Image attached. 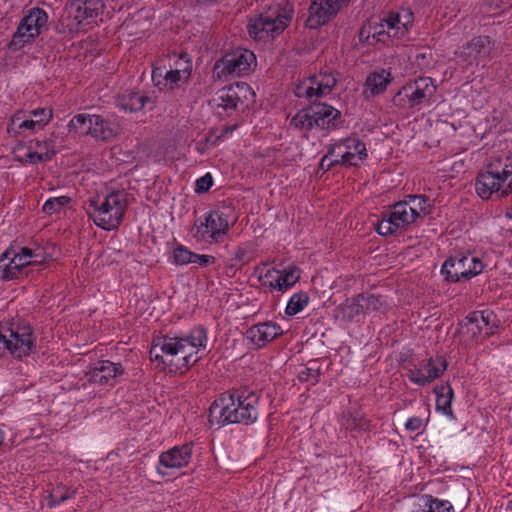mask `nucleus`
<instances>
[{
  "label": "nucleus",
  "mask_w": 512,
  "mask_h": 512,
  "mask_svg": "<svg viewBox=\"0 0 512 512\" xmlns=\"http://www.w3.org/2000/svg\"><path fill=\"white\" fill-rule=\"evenodd\" d=\"M127 209V193L114 191L103 199L99 196L89 199L86 210L98 227L110 231L121 224Z\"/></svg>",
  "instance_id": "obj_3"
},
{
  "label": "nucleus",
  "mask_w": 512,
  "mask_h": 512,
  "mask_svg": "<svg viewBox=\"0 0 512 512\" xmlns=\"http://www.w3.org/2000/svg\"><path fill=\"white\" fill-rule=\"evenodd\" d=\"M235 128H236V126H226V127L223 129V132H222V134L219 136V138L223 137L225 134L231 133Z\"/></svg>",
  "instance_id": "obj_61"
},
{
  "label": "nucleus",
  "mask_w": 512,
  "mask_h": 512,
  "mask_svg": "<svg viewBox=\"0 0 512 512\" xmlns=\"http://www.w3.org/2000/svg\"><path fill=\"white\" fill-rule=\"evenodd\" d=\"M77 493L76 489L67 487L63 484L57 485L49 494L48 505L54 507L74 497Z\"/></svg>",
  "instance_id": "obj_35"
},
{
  "label": "nucleus",
  "mask_w": 512,
  "mask_h": 512,
  "mask_svg": "<svg viewBox=\"0 0 512 512\" xmlns=\"http://www.w3.org/2000/svg\"><path fill=\"white\" fill-rule=\"evenodd\" d=\"M207 341V332L202 326L192 329L187 336H163L153 341L150 359L169 367L170 372H182L200 359L199 349H204Z\"/></svg>",
  "instance_id": "obj_1"
},
{
  "label": "nucleus",
  "mask_w": 512,
  "mask_h": 512,
  "mask_svg": "<svg viewBox=\"0 0 512 512\" xmlns=\"http://www.w3.org/2000/svg\"><path fill=\"white\" fill-rule=\"evenodd\" d=\"M292 9L276 6L261 14L253 23L248 25L250 36L258 39L273 37L283 31L291 20Z\"/></svg>",
  "instance_id": "obj_6"
},
{
  "label": "nucleus",
  "mask_w": 512,
  "mask_h": 512,
  "mask_svg": "<svg viewBox=\"0 0 512 512\" xmlns=\"http://www.w3.org/2000/svg\"><path fill=\"white\" fill-rule=\"evenodd\" d=\"M216 258L212 255H200L194 253L193 263L199 264L201 267H206L208 265L214 264Z\"/></svg>",
  "instance_id": "obj_54"
},
{
  "label": "nucleus",
  "mask_w": 512,
  "mask_h": 512,
  "mask_svg": "<svg viewBox=\"0 0 512 512\" xmlns=\"http://www.w3.org/2000/svg\"><path fill=\"white\" fill-rule=\"evenodd\" d=\"M360 304L358 302V296L351 300V303L347 304V315L352 318L355 315H359L360 313H365L364 308H360Z\"/></svg>",
  "instance_id": "obj_53"
},
{
  "label": "nucleus",
  "mask_w": 512,
  "mask_h": 512,
  "mask_svg": "<svg viewBox=\"0 0 512 512\" xmlns=\"http://www.w3.org/2000/svg\"><path fill=\"white\" fill-rule=\"evenodd\" d=\"M472 259H473V263L470 266L471 278L476 276L477 274L481 273L483 270V267H484L482 264V261L480 259L473 257V256H472Z\"/></svg>",
  "instance_id": "obj_58"
},
{
  "label": "nucleus",
  "mask_w": 512,
  "mask_h": 512,
  "mask_svg": "<svg viewBox=\"0 0 512 512\" xmlns=\"http://www.w3.org/2000/svg\"><path fill=\"white\" fill-rule=\"evenodd\" d=\"M461 325L472 339H477L481 335H492L499 325V320L493 311L487 309L471 312Z\"/></svg>",
  "instance_id": "obj_10"
},
{
  "label": "nucleus",
  "mask_w": 512,
  "mask_h": 512,
  "mask_svg": "<svg viewBox=\"0 0 512 512\" xmlns=\"http://www.w3.org/2000/svg\"><path fill=\"white\" fill-rule=\"evenodd\" d=\"M70 8L74 13V19L82 23L97 17L102 12L104 4L102 0H71Z\"/></svg>",
  "instance_id": "obj_24"
},
{
  "label": "nucleus",
  "mask_w": 512,
  "mask_h": 512,
  "mask_svg": "<svg viewBox=\"0 0 512 512\" xmlns=\"http://www.w3.org/2000/svg\"><path fill=\"white\" fill-rule=\"evenodd\" d=\"M358 302L360 303V308H364L365 313L382 311L386 308V303L382 297L373 294H359Z\"/></svg>",
  "instance_id": "obj_37"
},
{
  "label": "nucleus",
  "mask_w": 512,
  "mask_h": 512,
  "mask_svg": "<svg viewBox=\"0 0 512 512\" xmlns=\"http://www.w3.org/2000/svg\"><path fill=\"white\" fill-rule=\"evenodd\" d=\"M10 261L15 266L20 268L23 276L27 277L30 273L28 256L23 255V247L21 248L19 253H14L10 251Z\"/></svg>",
  "instance_id": "obj_44"
},
{
  "label": "nucleus",
  "mask_w": 512,
  "mask_h": 512,
  "mask_svg": "<svg viewBox=\"0 0 512 512\" xmlns=\"http://www.w3.org/2000/svg\"><path fill=\"white\" fill-rule=\"evenodd\" d=\"M12 125L17 126V132L25 129L35 130L38 127V123H36L34 119L21 120L19 115H15V117L12 119Z\"/></svg>",
  "instance_id": "obj_48"
},
{
  "label": "nucleus",
  "mask_w": 512,
  "mask_h": 512,
  "mask_svg": "<svg viewBox=\"0 0 512 512\" xmlns=\"http://www.w3.org/2000/svg\"><path fill=\"white\" fill-rule=\"evenodd\" d=\"M282 333L283 331L281 327L278 324L270 321L253 325L247 330L246 336L258 348H261Z\"/></svg>",
  "instance_id": "obj_21"
},
{
  "label": "nucleus",
  "mask_w": 512,
  "mask_h": 512,
  "mask_svg": "<svg viewBox=\"0 0 512 512\" xmlns=\"http://www.w3.org/2000/svg\"><path fill=\"white\" fill-rule=\"evenodd\" d=\"M339 8V3L336 0H313L309 7L306 26L316 29L324 25L337 14Z\"/></svg>",
  "instance_id": "obj_15"
},
{
  "label": "nucleus",
  "mask_w": 512,
  "mask_h": 512,
  "mask_svg": "<svg viewBox=\"0 0 512 512\" xmlns=\"http://www.w3.org/2000/svg\"><path fill=\"white\" fill-rule=\"evenodd\" d=\"M507 216H508L509 218H512V207L508 210V212H507Z\"/></svg>",
  "instance_id": "obj_62"
},
{
  "label": "nucleus",
  "mask_w": 512,
  "mask_h": 512,
  "mask_svg": "<svg viewBox=\"0 0 512 512\" xmlns=\"http://www.w3.org/2000/svg\"><path fill=\"white\" fill-rule=\"evenodd\" d=\"M415 212L417 219L422 218L430 213L429 198L423 195H410L408 199L404 200Z\"/></svg>",
  "instance_id": "obj_38"
},
{
  "label": "nucleus",
  "mask_w": 512,
  "mask_h": 512,
  "mask_svg": "<svg viewBox=\"0 0 512 512\" xmlns=\"http://www.w3.org/2000/svg\"><path fill=\"white\" fill-rule=\"evenodd\" d=\"M476 192L482 199H489L493 193L506 197L512 193V157L501 167L500 162L490 163L478 173Z\"/></svg>",
  "instance_id": "obj_4"
},
{
  "label": "nucleus",
  "mask_w": 512,
  "mask_h": 512,
  "mask_svg": "<svg viewBox=\"0 0 512 512\" xmlns=\"http://www.w3.org/2000/svg\"><path fill=\"white\" fill-rule=\"evenodd\" d=\"M30 114L32 116L31 119H34V121L38 123V128H42L52 118L51 109L39 108L31 111Z\"/></svg>",
  "instance_id": "obj_47"
},
{
  "label": "nucleus",
  "mask_w": 512,
  "mask_h": 512,
  "mask_svg": "<svg viewBox=\"0 0 512 512\" xmlns=\"http://www.w3.org/2000/svg\"><path fill=\"white\" fill-rule=\"evenodd\" d=\"M434 392L436 394L437 410L442 411L447 416L453 417V411L451 408L453 389L451 386L448 383L441 384L435 387Z\"/></svg>",
  "instance_id": "obj_28"
},
{
  "label": "nucleus",
  "mask_w": 512,
  "mask_h": 512,
  "mask_svg": "<svg viewBox=\"0 0 512 512\" xmlns=\"http://www.w3.org/2000/svg\"><path fill=\"white\" fill-rule=\"evenodd\" d=\"M115 103L121 110L132 113L142 110L148 103L153 104V101L140 92L126 90L117 95Z\"/></svg>",
  "instance_id": "obj_23"
},
{
  "label": "nucleus",
  "mask_w": 512,
  "mask_h": 512,
  "mask_svg": "<svg viewBox=\"0 0 512 512\" xmlns=\"http://www.w3.org/2000/svg\"><path fill=\"white\" fill-rule=\"evenodd\" d=\"M180 60L184 61V65L176 69H170L166 72L165 88L173 89L181 80L187 81L191 74V61L187 54L180 56Z\"/></svg>",
  "instance_id": "obj_27"
},
{
  "label": "nucleus",
  "mask_w": 512,
  "mask_h": 512,
  "mask_svg": "<svg viewBox=\"0 0 512 512\" xmlns=\"http://www.w3.org/2000/svg\"><path fill=\"white\" fill-rule=\"evenodd\" d=\"M69 202H70V198L67 196L50 198V199L46 200L42 209L46 214H52L54 212L59 211L62 207L67 205Z\"/></svg>",
  "instance_id": "obj_43"
},
{
  "label": "nucleus",
  "mask_w": 512,
  "mask_h": 512,
  "mask_svg": "<svg viewBox=\"0 0 512 512\" xmlns=\"http://www.w3.org/2000/svg\"><path fill=\"white\" fill-rule=\"evenodd\" d=\"M453 506L449 501L439 500L431 495H422L411 512H452Z\"/></svg>",
  "instance_id": "obj_26"
},
{
  "label": "nucleus",
  "mask_w": 512,
  "mask_h": 512,
  "mask_svg": "<svg viewBox=\"0 0 512 512\" xmlns=\"http://www.w3.org/2000/svg\"><path fill=\"white\" fill-rule=\"evenodd\" d=\"M213 184V178L210 173L205 174L196 181V192H207Z\"/></svg>",
  "instance_id": "obj_50"
},
{
  "label": "nucleus",
  "mask_w": 512,
  "mask_h": 512,
  "mask_svg": "<svg viewBox=\"0 0 512 512\" xmlns=\"http://www.w3.org/2000/svg\"><path fill=\"white\" fill-rule=\"evenodd\" d=\"M0 277L5 280H14L24 277L20 268L10 261V251H6L0 257Z\"/></svg>",
  "instance_id": "obj_34"
},
{
  "label": "nucleus",
  "mask_w": 512,
  "mask_h": 512,
  "mask_svg": "<svg viewBox=\"0 0 512 512\" xmlns=\"http://www.w3.org/2000/svg\"><path fill=\"white\" fill-rule=\"evenodd\" d=\"M390 81V73L386 70H381V72H373L366 79V90H368L373 96L378 95L385 91Z\"/></svg>",
  "instance_id": "obj_29"
},
{
  "label": "nucleus",
  "mask_w": 512,
  "mask_h": 512,
  "mask_svg": "<svg viewBox=\"0 0 512 512\" xmlns=\"http://www.w3.org/2000/svg\"><path fill=\"white\" fill-rule=\"evenodd\" d=\"M447 362L443 357H436L435 359H429L423 363L422 369L425 372V378L427 383H430L434 379L440 377V375L446 370Z\"/></svg>",
  "instance_id": "obj_33"
},
{
  "label": "nucleus",
  "mask_w": 512,
  "mask_h": 512,
  "mask_svg": "<svg viewBox=\"0 0 512 512\" xmlns=\"http://www.w3.org/2000/svg\"><path fill=\"white\" fill-rule=\"evenodd\" d=\"M23 255L28 256V262H30V272L33 271V267H38L37 271H39L40 267L47 263L50 259V256L40 247L35 249L23 247Z\"/></svg>",
  "instance_id": "obj_36"
},
{
  "label": "nucleus",
  "mask_w": 512,
  "mask_h": 512,
  "mask_svg": "<svg viewBox=\"0 0 512 512\" xmlns=\"http://www.w3.org/2000/svg\"><path fill=\"white\" fill-rule=\"evenodd\" d=\"M235 259L240 261V262H244V263H248L250 258H248L246 256V249L245 248H242V247H239L236 251H235Z\"/></svg>",
  "instance_id": "obj_59"
},
{
  "label": "nucleus",
  "mask_w": 512,
  "mask_h": 512,
  "mask_svg": "<svg viewBox=\"0 0 512 512\" xmlns=\"http://www.w3.org/2000/svg\"><path fill=\"white\" fill-rule=\"evenodd\" d=\"M196 236L201 240L211 239L218 242L221 237L229 231L228 217L225 213L215 210L211 211L200 225L195 224Z\"/></svg>",
  "instance_id": "obj_11"
},
{
  "label": "nucleus",
  "mask_w": 512,
  "mask_h": 512,
  "mask_svg": "<svg viewBox=\"0 0 512 512\" xmlns=\"http://www.w3.org/2000/svg\"><path fill=\"white\" fill-rule=\"evenodd\" d=\"M193 256H194V252L188 250L183 245H178L173 250V259H174L175 264H177V265H186L189 263H193Z\"/></svg>",
  "instance_id": "obj_42"
},
{
  "label": "nucleus",
  "mask_w": 512,
  "mask_h": 512,
  "mask_svg": "<svg viewBox=\"0 0 512 512\" xmlns=\"http://www.w3.org/2000/svg\"><path fill=\"white\" fill-rule=\"evenodd\" d=\"M9 340L11 341V355L22 358L30 354L35 347L32 330L29 326H17L9 328Z\"/></svg>",
  "instance_id": "obj_17"
},
{
  "label": "nucleus",
  "mask_w": 512,
  "mask_h": 512,
  "mask_svg": "<svg viewBox=\"0 0 512 512\" xmlns=\"http://www.w3.org/2000/svg\"><path fill=\"white\" fill-rule=\"evenodd\" d=\"M320 376V363L318 360H311L307 366L299 372V380L302 382H318Z\"/></svg>",
  "instance_id": "obj_40"
},
{
  "label": "nucleus",
  "mask_w": 512,
  "mask_h": 512,
  "mask_svg": "<svg viewBox=\"0 0 512 512\" xmlns=\"http://www.w3.org/2000/svg\"><path fill=\"white\" fill-rule=\"evenodd\" d=\"M436 91V86L430 77H419L413 82L406 84L402 91H400L394 98H397L404 92L405 96L409 99L411 106H417L423 101L430 99Z\"/></svg>",
  "instance_id": "obj_14"
},
{
  "label": "nucleus",
  "mask_w": 512,
  "mask_h": 512,
  "mask_svg": "<svg viewBox=\"0 0 512 512\" xmlns=\"http://www.w3.org/2000/svg\"><path fill=\"white\" fill-rule=\"evenodd\" d=\"M47 21L48 15L43 9H30L28 14L22 18L16 32L13 35L12 42L15 44H24L29 42L31 39L40 34L41 29L46 27Z\"/></svg>",
  "instance_id": "obj_9"
},
{
  "label": "nucleus",
  "mask_w": 512,
  "mask_h": 512,
  "mask_svg": "<svg viewBox=\"0 0 512 512\" xmlns=\"http://www.w3.org/2000/svg\"><path fill=\"white\" fill-rule=\"evenodd\" d=\"M117 134V127L99 115H95L91 136L107 141Z\"/></svg>",
  "instance_id": "obj_30"
},
{
  "label": "nucleus",
  "mask_w": 512,
  "mask_h": 512,
  "mask_svg": "<svg viewBox=\"0 0 512 512\" xmlns=\"http://www.w3.org/2000/svg\"><path fill=\"white\" fill-rule=\"evenodd\" d=\"M358 36H359V41L361 43L373 44V42L370 41V38H372L371 25L369 23L363 25L359 31Z\"/></svg>",
  "instance_id": "obj_55"
},
{
  "label": "nucleus",
  "mask_w": 512,
  "mask_h": 512,
  "mask_svg": "<svg viewBox=\"0 0 512 512\" xmlns=\"http://www.w3.org/2000/svg\"><path fill=\"white\" fill-rule=\"evenodd\" d=\"M308 302H309V297L306 293H304V292L295 293L290 298V300L286 306L285 312L289 316H294L297 313H299L300 311H302L304 309V307L308 304Z\"/></svg>",
  "instance_id": "obj_39"
},
{
  "label": "nucleus",
  "mask_w": 512,
  "mask_h": 512,
  "mask_svg": "<svg viewBox=\"0 0 512 512\" xmlns=\"http://www.w3.org/2000/svg\"><path fill=\"white\" fill-rule=\"evenodd\" d=\"M191 455V445L184 444L161 453L159 462L166 468H182L189 463Z\"/></svg>",
  "instance_id": "obj_22"
},
{
  "label": "nucleus",
  "mask_w": 512,
  "mask_h": 512,
  "mask_svg": "<svg viewBox=\"0 0 512 512\" xmlns=\"http://www.w3.org/2000/svg\"><path fill=\"white\" fill-rule=\"evenodd\" d=\"M423 421L419 417H411L405 423V428L409 431H416L421 428Z\"/></svg>",
  "instance_id": "obj_57"
},
{
  "label": "nucleus",
  "mask_w": 512,
  "mask_h": 512,
  "mask_svg": "<svg viewBox=\"0 0 512 512\" xmlns=\"http://www.w3.org/2000/svg\"><path fill=\"white\" fill-rule=\"evenodd\" d=\"M341 148H342V145H333V146H331L329 148L327 154L325 156H323V158L321 159L320 164H319V168L324 170V171H328L329 169H331V167H333L335 165H338V164H341L340 158H337V159H334V160L330 159V156L336 155V151L340 150Z\"/></svg>",
  "instance_id": "obj_45"
},
{
  "label": "nucleus",
  "mask_w": 512,
  "mask_h": 512,
  "mask_svg": "<svg viewBox=\"0 0 512 512\" xmlns=\"http://www.w3.org/2000/svg\"><path fill=\"white\" fill-rule=\"evenodd\" d=\"M336 78L331 73H320L310 78V86H300L297 88L296 95L298 97L305 96L312 98L313 96L322 97L329 94L336 85Z\"/></svg>",
  "instance_id": "obj_18"
},
{
  "label": "nucleus",
  "mask_w": 512,
  "mask_h": 512,
  "mask_svg": "<svg viewBox=\"0 0 512 512\" xmlns=\"http://www.w3.org/2000/svg\"><path fill=\"white\" fill-rule=\"evenodd\" d=\"M94 118L95 115L89 114H78L74 116L68 124L69 131L80 135H91Z\"/></svg>",
  "instance_id": "obj_31"
},
{
  "label": "nucleus",
  "mask_w": 512,
  "mask_h": 512,
  "mask_svg": "<svg viewBox=\"0 0 512 512\" xmlns=\"http://www.w3.org/2000/svg\"><path fill=\"white\" fill-rule=\"evenodd\" d=\"M472 263L473 259L470 255L457 254L450 256L442 265L441 273L450 282H458L462 279L468 280L471 278L470 266Z\"/></svg>",
  "instance_id": "obj_16"
},
{
  "label": "nucleus",
  "mask_w": 512,
  "mask_h": 512,
  "mask_svg": "<svg viewBox=\"0 0 512 512\" xmlns=\"http://www.w3.org/2000/svg\"><path fill=\"white\" fill-rule=\"evenodd\" d=\"M246 93H250V87L246 83H237L220 89L212 102L216 108H222L229 113L237 110L239 104H243L242 97L246 98Z\"/></svg>",
  "instance_id": "obj_13"
},
{
  "label": "nucleus",
  "mask_w": 512,
  "mask_h": 512,
  "mask_svg": "<svg viewBox=\"0 0 512 512\" xmlns=\"http://www.w3.org/2000/svg\"><path fill=\"white\" fill-rule=\"evenodd\" d=\"M341 112L325 103L313 102L301 109L292 119L290 125L296 129L309 131L314 127L331 131L340 127Z\"/></svg>",
  "instance_id": "obj_5"
},
{
  "label": "nucleus",
  "mask_w": 512,
  "mask_h": 512,
  "mask_svg": "<svg viewBox=\"0 0 512 512\" xmlns=\"http://www.w3.org/2000/svg\"><path fill=\"white\" fill-rule=\"evenodd\" d=\"M166 72L164 67H155L152 71V81L160 90L165 88Z\"/></svg>",
  "instance_id": "obj_49"
},
{
  "label": "nucleus",
  "mask_w": 512,
  "mask_h": 512,
  "mask_svg": "<svg viewBox=\"0 0 512 512\" xmlns=\"http://www.w3.org/2000/svg\"><path fill=\"white\" fill-rule=\"evenodd\" d=\"M492 42L489 36L474 37L463 47V53L474 59L486 58L492 50Z\"/></svg>",
  "instance_id": "obj_25"
},
{
  "label": "nucleus",
  "mask_w": 512,
  "mask_h": 512,
  "mask_svg": "<svg viewBox=\"0 0 512 512\" xmlns=\"http://www.w3.org/2000/svg\"><path fill=\"white\" fill-rule=\"evenodd\" d=\"M44 146L45 151H31L29 149L23 155H19L18 158L29 164H36L50 160L55 154L54 145L52 143H45Z\"/></svg>",
  "instance_id": "obj_32"
},
{
  "label": "nucleus",
  "mask_w": 512,
  "mask_h": 512,
  "mask_svg": "<svg viewBox=\"0 0 512 512\" xmlns=\"http://www.w3.org/2000/svg\"><path fill=\"white\" fill-rule=\"evenodd\" d=\"M123 374L124 368L121 363H114L109 360H100L90 367L86 376L90 383L114 386L116 384L117 377Z\"/></svg>",
  "instance_id": "obj_12"
},
{
  "label": "nucleus",
  "mask_w": 512,
  "mask_h": 512,
  "mask_svg": "<svg viewBox=\"0 0 512 512\" xmlns=\"http://www.w3.org/2000/svg\"><path fill=\"white\" fill-rule=\"evenodd\" d=\"M335 145H342V148L336 151V156L340 158L342 165H356V159L362 160L367 156L366 146L359 139L347 138Z\"/></svg>",
  "instance_id": "obj_20"
},
{
  "label": "nucleus",
  "mask_w": 512,
  "mask_h": 512,
  "mask_svg": "<svg viewBox=\"0 0 512 512\" xmlns=\"http://www.w3.org/2000/svg\"><path fill=\"white\" fill-rule=\"evenodd\" d=\"M11 348L12 345L9 338L6 335L0 333V356L5 355L6 352L11 354Z\"/></svg>",
  "instance_id": "obj_56"
},
{
  "label": "nucleus",
  "mask_w": 512,
  "mask_h": 512,
  "mask_svg": "<svg viewBox=\"0 0 512 512\" xmlns=\"http://www.w3.org/2000/svg\"><path fill=\"white\" fill-rule=\"evenodd\" d=\"M388 18V26H390V36L399 38L406 34L408 31H402L400 27L402 26V21L400 20V17L397 16L395 13H389L387 16Z\"/></svg>",
  "instance_id": "obj_46"
},
{
  "label": "nucleus",
  "mask_w": 512,
  "mask_h": 512,
  "mask_svg": "<svg viewBox=\"0 0 512 512\" xmlns=\"http://www.w3.org/2000/svg\"><path fill=\"white\" fill-rule=\"evenodd\" d=\"M395 14L399 16L402 21L400 29H402V31H408L413 22V13L409 9H403L401 12Z\"/></svg>",
  "instance_id": "obj_52"
},
{
  "label": "nucleus",
  "mask_w": 512,
  "mask_h": 512,
  "mask_svg": "<svg viewBox=\"0 0 512 512\" xmlns=\"http://www.w3.org/2000/svg\"><path fill=\"white\" fill-rule=\"evenodd\" d=\"M417 213L405 201L397 202L390 212L384 213L378 222L376 230L380 235L388 236L415 223Z\"/></svg>",
  "instance_id": "obj_7"
},
{
  "label": "nucleus",
  "mask_w": 512,
  "mask_h": 512,
  "mask_svg": "<svg viewBox=\"0 0 512 512\" xmlns=\"http://www.w3.org/2000/svg\"><path fill=\"white\" fill-rule=\"evenodd\" d=\"M45 143H50V142L49 141H43L41 143L37 142L36 146H35V151H41V150L45 151V146H44Z\"/></svg>",
  "instance_id": "obj_60"
},
{
  "label": "nucleus",
  "mask_w": 512,
  "mask_h": 512,
  "mask_svg": "<svg viewBox=\"0 0 512 512\" xmlns=\"http://www.w3.org/2000/svg\"><path fill=\"white\" fill-rule=\"evenodd\" d=\"M409 379L420 386H425L427 383V378H425V372L422 368L412 369L409 371Z\"/></svg>",
  "instance_id": "obj_51"
},
{
  "label": "nucleus",
  "mask_w": 512,
  "mask_h": 512,
  "mask_svg": "<svg viewBox=\"0 0 512 512\" xmlns=\"http://www.w3.org/2000/svg\"><path fill=\"white\" fill-rule=\"evenodd\" d=\"M299 278L300 274L296 267H289L283 271L270 269L264 275L266 285L282 292L290 289Z\"/></svg>",
  "instance_id": "obj_19"
},
{
  "label": "nucleus",
  "mask_w": 512,
  "mask_h": 512,
  "mask_svg": "<svg viewBox=\"0 0 512 512\" xmlns=\"http://www.w3.org/2000/svg\"><path fill=\"white\" fill-rule=\"evenodd\" d=\"M259 400L260 395L247 387L223 393L209 409V422L252 424L259 417Z\"/></svg>",
  "instance_id": "obj_2"
},
{
  "label": "nucleus",
  "mask_w": 512,
  "mask_h": 512,
  "mask_svg": "<svg viewBox=\"0 0 512 512\" xmlns=\"http://www.w3.org/2000/svg\"><path fill=\"white\" fill-rule=\"evenodd\" d=\"M372 29V39L377 42H384L385 38H392L390 36V26H388V18H384L379 22H369Z\"/></svg>",
  "instance_id": "obj_41"
},
{
  "label": "nucleus",
  "mask_w": 512,
  "mask_h": 512,
  "mask_svg": "<svg viewBox=\"0 0 512 512\" xmlns=\"http://www.w3.org/2000/svg\"><path fill=\"white\" fill-rule=\"evenodd\" d=\"M256 65V57L254 53L247 49H237L232 53L223 56L215 63L214 73L218 78L228 75L241 76L252 70Z\"/></svg>",
  "instance_id": "obj_8"
}]
</instances>
